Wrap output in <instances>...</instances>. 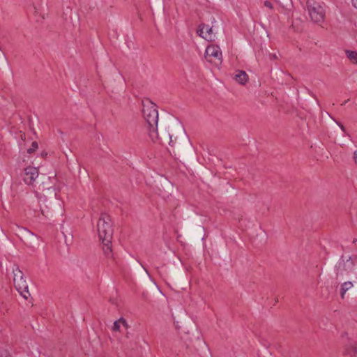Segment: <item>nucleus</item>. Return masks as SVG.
Masks as SVG:
<instances>
[{"mask_svg": "<svg viewBox=\"0 0 357 357\" xmlns=\"http://www.w3.org/2000/svg\"><path fill=\"white\" fill-rule=\"evenodd\" d=\"M142 114L148 124L149 135L153 142L163 144L158 133V112L156 105L150 100H142Z\"/></svg>", "mask_w": 357, "mask_h": 357, "instance_id": "obj_1", "label": "nucleus"}, {"mask_svg": "<svg viewBox=\"0 0 357 357\" xmlns=\"http://www.w3.org/2000/svg\"><path fill=\"white\" fill-rule=\"evenodd\" d=\"M97 230L101 241H109L112 238L113 228L109 215L102 213L97 223Z\"/></svg>", "mask_w": 357, "mask_h": 357, "instance_id": "obj_2", "label": "nucleus"}, {"mask_svg": "<svg viewBox=\"0 0 357 357\" xmlns=\"http://www.w3.org/2000/svg\"><path fill=\"white\" fill-rule=\"evenodd\" d=\"M306 7L311 20L315 23L324 22L325 18V10L317 2L313 0H308Z\"/></svg>", "mask_w": 357, "mask_h": 357, "instance_id": "obj_3", "label": "nucleus"}, {"mask_svg": "<svg viewBox=\"0 0 357 357\" xmlns=\"http://www.w3.org/2000/svg\"><path fill=\"white\" fill-rule=\"evenodd\" d=\"M13 275L15 288L25 299H28L31 294L29 291L28 284L24 279L22 271L17 267L13 270Z\"/></svg>", "mask_w": 357, "mask_h": 357, "instance_id": "obj_4", "label": "nucleus"}, {"mask_svg": "<svg viewBox=\"0 0 357 357\" xmlns=\"http://www.w3.org/2000/svg\"><path fill=\"white\" fill-rule=\"evenodd\" d=\"M356 257H349L345 259L343 256L340 258L337 265L335 266V273L337 278L343 276L354 270Z\"/></svg>", "mask_w": 357, "mask_h": 357, "instance_id": "obj_5", "label": "nucleus"}, {"mask_svg": "<svg viewBox=\"0 0 357 357\" xmlns=\"http://www.w3.org/2000/svg\"><path fill=\"white\" fill-rule=\"evenodd\" d=\"M204 56L208 62L213 63L215 66H220L222 62V52L217 45H208L205 50Z\"/></svg>", "mask_w": 357, "mask_h": 357, "instance_id": "obj_6", "label": "nucleus"}, {"mask_svg": "<svg viewBox=\"0 0 357 357\" xmlns=\"http://www.w3.org/2000/svg\"><path fill=\"white\" fill-rule=\"evenodd\" d=\"M38 176V170L34 167H28L24 169L23 181L28 185H32Z\"/></svg>", "mask_w": 357, "mask_h": 357, "instance_id": "obj_7", "label": "nucleus"}, {"mask_svg": "<svg viewBox=\"0 0 357 357\" xmlns=\"http://www.w3.org/2000/svg\"><path fill=\"white\" fill-rule=\"evenodd\" d=\"M212 27H209L208 25L206 24H201L199 26L198 33H199V36L208 40H213V36H212Z\"/></svg>", "mask_w": 357, "mask_h": 357, "instance_id": "obj_8", "label": "nucleus"}, {"mask_svg": "<svg viewBox=\"0 0 357 357\" xmlns=\"http://www.w3.org/2000/svg\"><path fill=\"white\" fill-rule=\"evenodd\" d=\"M234 79L241 84H245L248 79V75L243 70H236Z\"/></svg>", "mask_w": 357, "mask_h": 357, "instance_id": "obj_9", "label": "nucleus"}, {"mask_svg": "<svg viewBox=\"0 0 357 357\" xmlns=\"http://www.w3.org/2000/svg\"><path fill=\"white\" fill-rule=\"evenodd\" d=\"M103 246L102 250L105 255L107 257H112V239H109V241H102Z\"/></svg>", "mask_w": 357, "mask_h": 357, "instance_id": "obj_10", "label": "nucleus"}, {"mask_svg": "<svg viewBox=\"0 0 357 357\" xmlns=\"http://www.w3.org/2000/svg\"><path fill=\"white\" fill-rule=\"evenodd\" d=\"M357 349L354 345H350L345 349L344 357H356Z\"/></svg>", "mask_w": 357, "mask_h": 357, "instance_id": "obj_11", "label": "nucleus"}, {"mask_svg": "<svg viewBox=\"0 0 357 357\" xmlns=\"http://www.w3.org/2000/svg\"><path fill=\"white\" fill-rule=\"evenodd\" d=\"M353 283L350 281H348V282H344L342 286H341V289H340V294H341V297L342 298H344V294H346V292L350 289L351 288L353 287Z\"/></svg>", "mask_w": 357, "mask_h": 357, "instance_id": "obj_12", "label": "nucleus"}, {"mask_svg": "<svg viewBox=\"0 0 357 357\" xmlns=\"http://www.w3.org/2000/svg\"><path fill=\"white\" fill-rule=\"evenodd\" d=\"M121 326H124L126 328H128V324H127L126 319L121 318L119 320L116 321L114 323L112 328L114 331H119Z\"/></svg>", "mask_w": 357, "mask_h": 357, "instance_id": "obj_13", "label": "nucleus"}, {"mask_svg": "<svg viewBox=\"0 0 357 357\" xmlns=\"http://www.w3.org/2000/svg\"><path fill=\"white\" fill-rule=\"evenodd\" d=\"M346 55L348 57V59L350 60V61L354 64H357V52L356 51H351V50H346L345 51Z\"/></svg>", "mask_w": 357, "mask_h": 357, "instance_id": "obj_14", "label": "nucleus"}, {"mask_svg": "<svg viewBox=\"0 0 357 357\" xmlns=\"http://www.w3.org/2000/svg\"><path fill=\"white\" fill-rule=\"evenodd\" d=\"M38 147V143L36 142H33L31 144V146L27 150L29 153H33Z\"/></svg>", "mask_w": 357, "mask_h": 357, "instance_id": "obj_15", "label": "nucleus"}, {"mask_svg": "<svg viewBox=\"0 0 357 357\" xmlns=\"http://www.w3.org/2000/svg\"><path fill=\"white\" fill-rule=\"evenodd\" d=\"M0 357H11V356L7 350L3 349L0 352Z\"/></svg>", "mask_w": 357, "mask_h": 357, "instance_id": "obj_16", "label": "nucleus"}, {"mask_svg": "<svg viewBox=\"0 0 357 357\" xmlns=\"http://www.w3.org/2000/svg\"><path fill=\"white\" fill-rule=\"evenodd\" d=\"M264 4V6H266V8H268L271 10H272L273 8V6L272 3L269 1H265Z\"/></svg>", "mask_w": 357, "mask_h": 357, "instance_id": "obj_17", "label": "nucleus"}, {"mask_svg": "<svg viewBox=\"0 0 357 357\" xmlns=\"http://www.w3.org/2000/svg\"><path fill=\"white\" fill-rule=\"evenodd\" d=\"M336 123H337V124L340 126V128H341V130H342L344 132H346V130H345V128H344V126L342 123H339V122H336Z\"/></svg>", "mask_w": 357, "mask_h": 357, "instance_id": "obj_18", "label": "nucleus"}, {"mask_svg": "<svg viewBox=\"0 0 357 357\" xmlns=\"http://www.w3.org/2000/svg\"><path fill=\"white\" fill-rule=\"evenodd\" d=\"M354 159L355 163L357 165V149L354 153Z\"/></svg>", "mask_w": 357, "mask_h": 357, "instance_id": "obj_19", "label": "nucleus"}, {"mask_svg": "<svg viewBox=\"0 0 357 357\" xmlns=\"http://www.w3.org/2000/svg\"><path fill=\"white\" fill-rule=\"evenodd\" d=\"M353 6L357 8V0H351Z\"/></svg>", "mask_w": 357, "mask_h": 357, "instance_id": "obj_20", "label": "nucleus"}, {"mask_svg": "<svg viewBox=\"0 0 357 357\" xmlns=\"http://www.w3.org/2000/svg\"><path fill=\"white\" fill-rule=\"evenodd\" d=\"M25 231H26L27 233H29L30 235H31L32 236H34V234L31 232L29 230H26V229H24Z\"/></svg>", "mask_w": 357, "mask_h": 357, "instance_id": "obj_21", "label": "nucleus"}, {"mask_svg": "<svg viewBox=\"0 0 357 357\" xmlns=\"http://www.w3.org/2000/svg\"><path fill=\"white\" fill-rule=\"evenodd\" d=\"M169 138L170 139V141H169V144L172 146V143L173 142L172 140V137L170 135H169Z\"/></svg>", "mask_w": 357, "mask_h": 357, "instance_id": "obj_22", "label": "nucleus"}, {"mask_svg": "<svg viewBox=\"0 0 357 357\" xmlns=\"http://www.w3.org/2000/svg\"><path fill=\"white\" fill-rule=\"evenodd\" d=\"M271 58H273V59H277V56L275 54H273L271 55Z\"/></svg>", "mask_w": 357, "mask_h": 357, "instance_id": "obj_23", "label": "nucleus"}, {"mask_svg": "<svg viewBox=\"0 0 357 357\" xmlns=\"http://www.w3.org/2000/svg\"><path fill=\"white\" fill-rule=\"evenodd\" d=\"M41 213L45 215V213L43 210H41Z\"/></svg>", "mask_w": 357, "mask_h": 357, "instance_id": "obj_24", "label": "nucleus"}, {"mask_svg": "<svg viewBox=\"0 0 357 357\" xmlns=\"http://www.w3.org/2000/svg\"><path fill=\"white\" fill-rule=\"evenodd\" d=\"M143 269L145 270V272H147V270H146L145 267H143Z\"/></svg>", "mask_w": 357, "mask_h": 357, "instance_id": "obj_25", "label": "nucleus"}, {"mask_svg": "<svg viewBox=\"0 0 357 357\" xmlns=\"http://www.w3.org/2000/svg\"><path fill=\"white\" fill-rule=\"evenodd\" d=\"M143 269L145 270V272H147V270H146L145 267H143Z\"/></svg>", "mask_w": 357, "mask_h": 357, "instance_id": "obj_26", "label": "nucleus"}, {"mask_svg": "<svg viewBox=\"0 0 357 357\" xmlns=\"http://www.w3.org/2000/svg\"><path fill=\"white\" fill-rule=\"evenodd\" d=\"M143 269L145 270V272H147V270H146L145 267H143Z\"/></svg>", "mask_w": 357, "mask_h": 357, "instance_id": "obj_27", "label": "nucleus"}]
</instances>
